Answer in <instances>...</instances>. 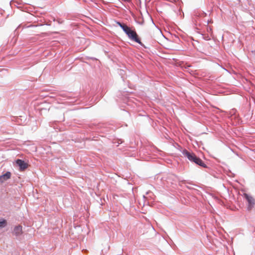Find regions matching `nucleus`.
<instances>
[{
	"mask_svg": "<svg viewBox=\"0 0 255 255\" xmlns=\"http://www.w3.org/2000/svg\"><path fill=\"white\" fill-rule=\"evenodd\" d=\"M116 23L123 29L130 39L139 43L140 45H142L138 35L134 30H131L130 27L124 23H122L120 22H117Z\"/></svg>",
	"mask_w": 255,
	"mask_h": 255,
	"instance_id": "1",
	"label": "nucleus"
},
{
	"mask_svg": "<svg viewBox=\"0 0 255 255\" xmlns=\"http://www.w3.org/2000/svg\"><path fill=\"white\" fill-rule=\"evenodd\" d=\"M183 155L187 157L190 161L194 162L196 164L199 165L202 167H205L206 164L203 162V161L197 157L196 155L193 152H190L187 150L184 149L182 151Z\"/></svg>",
	"mask_w": 255,
	"mask_h": 255,
	"instance_id": "2",
	"label": "nucleus"
},
{
	"mask_svg": "<svg viewBox=\"0 0 255 255\" xmlns=\"http://www.w3.org/2000/svg\"><path fill=\"white\" fill-rule=\"evenodd\" d=\"M244 196L248 202V209L250 211L255 204V200L252 196L248 195V194L245 193L244 194Z\"/></svg>",
	"mask_w": 255,
	"mask_h": 255,
	"instance_id": "3",
	"label": "nucleus"
},
{
	"mask_svg": "<svg viewBox=\"0 0 255 255\" xmlns=\"http://www.w3.org/2000/svg\"><path fill=\"white\" fill-rule=\"evenodd\" d=\"M16 163L19 167V169L20 171H24L28 167V164L25 162L23 160L21 159H17L16 160Z\"/></svg>",
	"mask_w": 255,
	"mask_h": 255,
	"instance_id": "4",
	"label": "nucleus"
},
{
	"mask_svg": "<svg viewBox=\"0 0 255 255\" xmlns=\"http://www.w3.org/2000/svg\"><path fill=\"white\" fill-rule=\"evenodd\" d=\"M23 233L22 232V227L20 225H18L17 226H15L13 230V234L16 236H18L19 235H22Z\"/></svg>",
	"mask_w": 255,
	"mask_h": 255,
	"instance_id": "5",
	"label": "nucleus"
},
{
	"mask_svg": "<svg viewBox=\"0 0 255 255\" xmlns=\"http://www.w3.org/2000/svg\"><path fill=\"white\" fill-rule=\"evenodd\" d=\"M11 173L9 171H7L5 174L0 176V182L3 183V182L9 179L11 177Z\"/></svg>",
	"mask_w": 255,
	"mask_h": 255,
	"instance_id": "6",
	"label": "nucleus"
},
{
	"mask_svg": "<svg viewBox=\"0 0 255 255\" xmlns=\"http://www.w3.org/2000/svg\"><path fill=\"white\" fill-rule=\"evenodd\" d=\"M7 225V221L4 219H0V228H4Z\"/></svg>",
	"mask_w": 255,
	"mask_h": 255,
	"instance_id": "7",
	"label": "nucleus"
}]
</instances>
